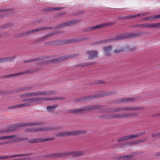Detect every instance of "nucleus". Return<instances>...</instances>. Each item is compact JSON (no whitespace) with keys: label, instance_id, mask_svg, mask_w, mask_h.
<instances>
[{"label":"nucleus","instance_id":"32","mask_svg":"<svg viewBox=\"0 0 160 160\" xmlns=\"http://www.w3.org/2000/svg\"><path fill=\"white\" fill-rule=\"evenodd\" d=\"M31 101H36V98H25L22 100L21 101L22 102H25Z\"/></svg>","mask_w":160,"mask_h":160},{"label":"nucleus","instance_id":"3","mask_svg":"<svg viewBox=\"0 0 160 160\" xmlns=\"http://www.w3.org/2000/svg\"><path fill=\"white\" fill-rule=\"evenodd\" d=\"M76 55L74 54H71L68 55H66L64 56H61L52 59V62L55 63L58 62H60L62 60L68 59L72 58L76 56Z\"/></svg>","mask_w":160,"mask_h":160},{"label":"nucleus","instance_id":"38","mask_svg":"<svg viewBox=\"0 0 160 160\" xmlns=\"http://www.w3.org/2000/svg\"><path fill=\"white\" fill-rule=\"evenodd\" d=\"M145 132H140L138 133H137L135 134L136 136V138H138L140 137L142 135H144V134L145 133Z\"/></svg>","mask_w":160,"mask_h":160},{"label":"nucleus","instance_id":"24","mask_svg":"<svg viewBox=\"0 0 160 160\" xmlns=\"http://www.w3.org/2000/svg\"><path fill=\"white\" fill-rule=\"evenodd\" d=\"M133 155L131 154H129L126 156H120L117 157L116 158V159L118 160L121 159L129 158L132 157Z\"/></svg>","mask_w":160,"mask_h":160},{"label":"nucleus","instance_id":"41","mask_svg":"<svg viewBox=\"0 0 160 160\" xmlns=\"http://www.w3.org/2000/svg\"><path fill=\"white\" fill-rule=\"evenodd\" d=\"M155 19V15L146 18V19L147 20L151 21Z\"/></svg>","mask_w":160,"mask_h":160},{"label":"nucleus","instance_id":"31","mask_svg":"<svg viewBox=\"0 0 160 160\" xmlns=\"http://www.w3.org/2000/svg\"><path fill=\"white\" fill-rule=\"evenodd\" d=\"M123 108H116L112 109L110 112H117L123 111Z\"/></svg>","mask_w":160,"mask_h":160},{"label":"nucleus","instance_id":"16","mask_svg":"<svg viewBox=\"0 0 160 160\" xmlns=\"http://www.w3.org/2000/svg\"><path fill=\"white\" fill-rule=\"evenodd\" d=\"M36 96V92H26L21 94L20 95L21 97L26 98L27 97H33Z\"/></svg>","mask_w":160,"mask_h":160},{"label":"nucleus","instance_id":"64","mask_svg":"<svg viewBox=\"0 0 160 160\" xmlns=\"http://www.w3.org/2000/svg\"><path fill=\"white\" fill-rule=\"evenodd\" d=\"M155 19L159 18L160 19V14L155 15Z\"/></svg>","mask_w":160,"mask_h":160},{"label":"nucleus","instance_id":"35","mask_svg":"<svg viewBox=\"0 0 160 160\" xmlns=\"http://www.w3.org/2000/svg\"><path fill=\"white\" fill-rule=\"evenodd\" d=\"M20 104L21 107H27L31 105V102H28Z\"/></svg>","mask_w":160,"mask_h":160},{"label":"nucleus","instance_id":"62","mask_svg":"<svg viewBox=\"0 0 160 160\" xmlns=\"http://www.w3.org/2000/svg\"><path fill=\"white\" fill-rule=\"evenodd\" d=\"M159 135H160V133L153 134L152 135V137H157Z\"/></svg>","mask_w":160,"mask_h":160},{"label":"nucleus","instance_id":"21","mask_svg":"<svg viewBox=\"0 0 160 160\" xmlns=\"http://www.w3.org/2000/svg\"><path fill=\"white\" fill-rule=\"evenodd\" d=\"M111 47L110 46H108L105 47L103 48V49L104 50L105 53L106 54L109 55L110 54Z\"/></svg>","mask_w":160,"mask_h":160},{"label":"nucleus","instance_id":"50","mask_svg":"<svg viewBox=\"0 0 160 160\" xmlns=\"http://www.w3.org/2000/svg\"><path fill=\"white\" fill-rule=\"evenodd\" d=\"M38 140H39L38 142H44L47 141L46 138H38Z\"/></svg>","mask_w":160,"mask_h":160},{"label":"nucleus","instance_id":"57","mask_svg":"<svg viewBox=\"0 0 160 160\" xmlns=\"http://www.w3.org/2000/svg\"><path fill=\"white\" fill-rule=\"evenodd\" d=\"M122 118V113L115 114V118Z\"/></svg>","mask_w":160,"mask_h":160},{"label":"nucleus","instance_id":"8","mask_svg":"<svg viewBox=\"0 0 160 160\" xmlns=\"http://www.w3.org/2000/svg\"><path fill=\"white\" fill-rule=\"evenodd\" d=\"M136 138L135 134H129L122 137L118 140V142L127 141Z\"/></svg>","mask_w":160,"mask_h":160},{"label":"nucleus","instance_id":"60","mask_svg":"<svg viewBox=\"0 0 160 160\" xmlns=\"http://www.w3.org/2000/svg\"><path fill=\"white\" fill-rule=\"evenodd\" d=\"M46 157H55V154H49L46 156Z\"/></svg>","mask_w":160,"mask_h":160},{"label":"nucleus","instance_id":"34","mask_svg":"<svg viewBox=\"0 0 160 160\" xmlns=\"http://www.w3.org/2000/svg\"><path fill=\"white\" fill-rule=\"evenodd\" d=\"M27 32L21 33L16 35V37H23L27 36Z\"/></svg>","mask_w":160,"mask_h":160},{"label":"nucleus","instance_id":"2","mask_svg":"<svg viewBox=\"0 0 160 160\" xmlns=\"http://www.w3.org/2000/svg\"><path fill=\"white\" fill-rule=\"evenodd\" d=\"M85 152L83 150H80L77 151L70 152H63V156L64 157L68 156L77 158L85 155Z\"/></svg>","mask_w":160,"mask_h":160},{"label":"nucleus","instance_id":"49","mask_svg":"<svg viewBox=\"0 0 160 160\" xmlns=\"http://www.w3.org/2000/svg\"><path fill=\"white\" fill-rule=\"evenodd\" d=\"M44 58L43 57H40L35 59H34V62H35L37 61H43L44 60Z\"/></svg>","mask_w":160,"mask_h":160},{"label":"nucleus","instance_id":"26","mask_svg":"<svg viewBox=\"0 0 160 160\" xmlns=\"http://www.w3.org/2000/svg\"><path fill=\"white\" fill-rule=\"evenodd\" d=\"M95 63L94 62H88L86 63H82L81 64H79L78 65H77L76 66L77 67H79V66H81V67H85V66H91L93 64H94Z\"/></svg>","mask_w":160,"mask_h":160},{"label":"nucleus","instance_id":"46","mask_svg":"<svg viewBox=\"0 0 160 160\" xmlns=\"http://www.w3.org/2000/svg\"><path fill=\"white\" fill-rule=\"evenodd\" d=\"M21 104H18L16 105H14L12 107L9 108H21Z\"/></svg>","mask_w":160,"mask_h":160},{"label":"nucleus","instance_id":"5","mask_svg":"<svg viewBox=\"0 0 160 160\" xmlns=\"http://www.w3.org/2000/svg\"><path fill=\"white\" fill-rule=\"evenodd\" d=\"M19 125H18L21 127H31L33 126H36L41 124H44V123L42 122H23L19 123Z\"/></svg>","mask_w":160,"mask_h":160},{"label":"nucleus","instance_id":"13","mask_svg":"<svg viewBox=\"0 0 160 160\" xmlns=\"http://www.w3.org/2000/svg\"><path fill=\"white\" fill-rule=\"evenodd\" d=\"M146 28H160V22L153 23H146Z\"/></svg>","mask_w":160,"mask_h":160},{"label":"nucleus","instance_id":"18","mask_svg":"<svg viewBox=\"0 0 160 160\" xmlns=\"http://www.w3.org/2000/svg\"><path fill=\"white\" fill-rule=\"evenodd\" d=\"M14 58L15 57L2 58H0V60L1 61V62H4L7 61H12Z\"/></svg>","mask_w":160,"mask_h":160},{"label":"nucleus","instance_id":"9","mask_svg":"<svg viewBox=\"0 0 160 160\" xmlns=\"http://www.w3.org/2000/svg\"><path fill=\"white\" fill-rule=\"evenodd\" d=\"M86 131L82 130L72 131L70 132L68 131V136L79 135L81 134L86 133Z\"/></svg>","mask_w":160,"mask_h":160},{"label":"nucleus","instance_id":"52","mask_svg":"<svg viewBox=\"0 0 160 160\" xmlns=\"http://www.w3.org/2000/svg\"><path fill=\"white\" fill-rule=\"evenodd\" d=\"M64 98L63 97H61V98L55 97V98H51L52 100H57V99L59 100H62V99H63Z\"/></svg>","mask_w":160,"mask_h":160},{"label":"nucleus","instance_id":"40","mask_svg":"<svg viewBox=\"0 0 160 160\" xmlns=\"http://www.w3.org/2000/svg\"><path fill=\"white\" fill-rule=\"evenodd\" d=\"M16 137L15 135H11L10 136H4V139H9L11 138H14Z\"/></svg>","mask_w":160,"mask_h":160},{"label":"nucleus","instance_id":"54","mask_svg":"<svg viewBox=\"0 0 160 160\" xmlns=\"http://www.w3.org/2000/svg\"><path fill=\"white\" fill-rule=\"evenodd\" d=\"M91 97H90L89 98H79V99L78 100V101H85L87 100V99L88 100L89 99H90L91 98Z\"/></svg>","mask_w":160,"mask_h":160},{"label":"nucleus","instance_id":"6","mask_svg":"<svg viewBox=\"0 0 160 160\" xmlns=\"http://www.w3.org/2000/svg\"><path fill=\"white\" fill-rule=\"evenodd\" d=\"M114 23V22L112 23H103L100 25H98L96 26H94L92 27H89L87 28L86 29V30L87 31H90L94 29H96L98 28H101L103 27H105L107 26H109L110 25H111Z\"/></svg>","mask_w":160,"mask_h":160},{"label":"nucleus","instance_id":"58","mask_svg":"<svg viewBox=\"0 0 160 160\" xmlns=\"http://www.w3.org/2000/svg\"><path fill=\"white\" fill-rule=\"evenodd\" d=\"M52 128H53L52 130H60L61 128V127L59 126L52 127Z\"/></svg>","mask_w":160,"mask_h":160},{"label":"nucleus","instance_id":"15","mask_svg":"<svg viewBox=\"0 0 160 160\" xmlns=\"http://www.w3.org/2000/svg\"><path fill=\"white\" fill-rule=\"evenodd\" d=\"M135 100V98H121L118 99L117 102L118 103H121L122 102H126L129 101L132 102Z\"/></svg>","mask_w":160,"mask_h":160},{"label":"nucleus","instance_id":"22","mask_svg":"<svg viewBox=\"0 0 160 160\" xmlns=\"http://www.w3.org/2000/svg\"><path fill=\"white\" fill-rule=\"evenodd\" d=\"M80 21L78 20H75L70 22H69L67 23H64V25H67L68 26H72L74 24Z\"/></svg>","mask_w":160,"mask_h":160},{"label":"nucleus","instance_id":"37","mask_svg":"<svg viewBox=\"0 0 160 160\" xmlns=\"http://www.w3.org/2000/svg\"><path fill=\"white\" fill-rule=\"evenodd\" d=\"M139 142L138 141V140H134L131 142H129V145L130 146H131L132 145H136V144H139Z\"/></svg>","mask_w":160,"mask_h":160},{"label":"nucleus","instance_id":"39","mask_svg":"<svg viewBox=\"0 0 160 160\" xmlns=\"http://www.w3.org/2000/svg\"><path fill=\"white\" fill-rule=\"evenodd\" d=\"M11 25L10 23L5 24L0 27V29L4 28H7L9 27Z\"/></svg>","mask_w":160,"mask_h":160},{"label":"nucleus","instance_id":"44","mask_svg":"<svg viewBox=\"0 0 160 160\" xmlns=\"http://www.w3.org/2000/svg\"><path fill=\"white\" fill-rule=\"evenodd\" d=\"M112 93V92L111 91L110 92H105L103 93L102 94V96H106L108 95H111Z\"/></svg>","mask_w":160,"mask_h":160},{"label":"nucleus","instance_id":"53","mask_svg":"<svg viewBox=\"0 0 160 160\" xmlns=\"http://www.w3.org/2000/svg\"><path fill=\"white\" fill-rule=\"evenodd\" d=\"M63 156V153H59L57 154H55V157H61Z\"/></svg>","mask_w":160,"mask_h":160},{"label":"nucleus","instance_id":"63","mask_svg":"<svg viewBox=\"0 0 160 160\" xmlns=\"http://www.w3.org/2000/svg\"><path fill=\"white\" fill-rule=\"evenodd\" d=\"M126 145H127V143L126 142H123L122 143H121L120 146H122V147H125L126 146Z\"/></svg>","mask_w":160,"mask_h":160},{"label":"nucleus","instance_id":"36","mask_svg":"<svg viewBox=\"0 0 160 160\" xmlns=\"http://www.w3.org/2000/svg\"><path fill=\"white\" fill-rule=\"evenodd\" d=\"M146 23L144 24H138L135 25L136 27L139 28H146Z\"/></svg>","mask_w":160,"mask_h":160},{"label":"nucleus","instance_id":"14","mask_svg":"<svg viewBox=\"0 0 160 160\" xmlns=\"http://www.w3.org/2000/svg\"><path fill=\"white\" fill-rule=\"evenodd\" d=\"M142 108L138 107H130L123 108V111H138L142 109Z\"/></svg>","mask_w":160,"mask_h":160},{"label":"nucleus","instance_id":"61","mask_svg":"<svg viewBox=\"0 0 160 160\" xmlns=\"http://www.w3.org/2000/svg\"><path fill=\"white\" fill-rule=\"evenodd\" d=\"M104 83V82L102 81L101 80H98L97 81L95 82V83L97 84H98L99 83Z\"/></svg>","mask_w":160,"mask_h":160},{"label":"nucleus","instance_id":"48","mask_svg":"<svg viewBox=\"0 0 160 160\" xmlns=\"http://www.w3.org/2000/svg\"><path fill=\"white\" fill-rule=\"evenodd\" d=\"M52 33H50L49 35H47L43 37V38H41V41H43L44 39H45L47 38H48L50 35H52Z\"/></svg>","mask_w":160,"mask_h":160},{"label":"nucleus","instance_id":"20","mask_svg":"<svg viewBox=\"0 0 160 160\" xmlns=\"http://www.w3.org/2000/svg\"><path fill=\"white\" fill-rule=\"evenodd\" d=\"M64 8L62 7H58L57 6L55 7H52V8H47L46 9V10L48 11H58L60 10L61 9H63Z\"/></svg>","mask_w":160,"mask_h":160},{"label":"nucleus","instance_id":"42","mask_svg":"<svg viewBox=\"0 0 160 160\" xmlns=\"http://www.w3.org/2000/svg\"><path fill=\"white\" fill-rule=\"evenodd\" d=\"M33 154L32 153H30L26 154H18V157H22V156H27L29 155H31Z\"/></svg>","mask_w":160,"mask_h":160},{"label":"nucleus","instance_id":"29","mask_svg":"<svg viewBox=\"0 0 160 160\" xmlns=\"http://www.w3.org/2000/svg\"><path fill=\"white\" fill-rule=\"evenodd\" d=\"M36 101H48L52 100L51 98H36Z\"/></svg>","mask_w":160,"mask_h":160},{"label":"nucleus","instance_id":"1","mask_svg":"<svg viewBox=\"0 0 160 160\" xmlns=\"http://www.w3.org/2000/svg\"><path fill=\"white\" fill-rule=\"evenodd\" d=\"M142 34V32H138L137 33H122L117 35L115 38H109L107 40H101L97 42L96 43H103L105 42H112L114 40H122L125 39L136 37Z\"/></svg>","mask_w":160,"mask_h":160},{"label":"nucleus","instance_id":"56","mask_svg":"<svg viewBox=\"0 0 160 160\" xmlns=\"http://www.w3.org/2000/svg\"><path fill=\"white\" fill-rule=\"evenodd\" d=\"M108 117L110 118H115V114L109 115L108 116Z\"/></svg>","mask_w":160,"mask_h":160},{"label":"nucleus","instance_id":"28","mask_svg":"<svg viewBox=\"0 0 160 160\" xmlns=\"http://www.w3.org/2000/svg\"><path fill=\"white\" fill-rule=\"evenodd\" d=\"M136 115L135 113H122V118H128L135 116Z\"/></svg>","mask_w":160,"mask_h":160},{"label":"nucleus","instance_id":"33","mask_svg":"<svg viewBox=\"0 0 160 160\" xmlns=\"http://www.w3.org/2000/svg\"><path fill=\"white\" fill-rule=\"evenodd\" d=\"M55 93V92L54 91H45L44 95H49L54 94Z\"/></svg>","mask_w":160,"mask_h":160},{"label":"nucleus","instance_id":"51","mask_svg":"<svg viewBox=\"0 0 160 160\" xmlns=\"http://www.w3.org/2000/svg\"><path fill=\"white\" fill-rule=\"evenodd\" d=\"M102 106L100 105H97L93 106L92 108V109H100L101 108H102Z\"/></svg>","mask_w":160,"mask_h":160},{"label":"nucleus","instance_id":"47","mask_svg":"<svg viewBox=\"0 0 160 160\" xmlns=\"http://www.w3.org/2000/svg\"><path fill=\"white\" fill-rule=\"evenodd\" d=\"M34 60L33 59L28 60H25L23 61V63H28L29 62H34Z\"/></svg>","mask_w":160,"mask_h":160},{"label":"nucleus","instance_id":"12","mask_svg":"<svg viewBox=\"0 0 160 160\" xmlns=\"http://www.w3.org/2000/svg\"><path fill=\"white\" fill-rule=\"evenodd\" d=\"M34 72V70H33L31 69H29L27 70H26L25 71H23L22 72L18 73L16 74H12L10 75H7V76H4V77L8 78V77H12V76H15L16 75L23 74H24L26 73H30L32 72Z\"/></svg>","mask_w":160,"mask_h":160},{"label":"nucleus","instance_id":"19","mask_svg":"<svg viewBox=\"0 0 160 160\" xmlns=\"http://www.w3.org/2000/svg\"><path fill=\"white\" fill-rule=\"evenodd\" d=\"M55 135L57 137H66L68 136V131L58 132Z\"/></svg>","mask_w":160,"mask_h":160},{"label":"nucleus","instance_id":"17","mask_svg":"<svg viewBox=\"0 0 160 160\" xmlns=\"http://www.w3.org/2000/svg\"><path fill=\"white\" fill-rule=\"evenodd\" d=\"M88 58L90 59H92L93 58L98 56V53L95 51H92L88 52Z\"/></svg>","mask_w":160,"mask_h":160},{"label":"nucleus","instance_id":"4","mask_svg":"<svg viewBox=\"0 0 160 160\" xmlns=\"http://www.w3.org/2000/svg\"><path fill=\"white\" fill-rule=\"evenodd\" d=\"M19 123L10 125L8 126V129L3 130H0V133H5L8 132H12L17 130V128H19L20 126Z\"/></svg>","mask_w":160,"mask_h":160},{"label":"nucleus","instance_id":"11","mask_svg":"<svg viewBox=\"0 0 160 160\" xmlns=\"http://www.w3.org/2000/svg\"><path fill=\"white\" fill-rule=\"evenodd\" d=\"M87 108H82L79 109H71L68 111V113H73L75 114H78L88 110Z\"/></svg>","mask_w":160,"mask_h":160},{"label":"nucleus","instance_id":"27","mask_svg":"<svg viewBox=\"0 0 160 160\" xmlns=\"http://www.w3.org/2000/svg\"><path fill=\"white\" fill-rule=\"evenodd\" d=\"M58 107L57 105H55L54 106H48L46 108L47 110L49 111H54L55 109L56 108Z\"/></svg>","mask_w":160,"mask_h":160},{"label":"nucleus","instance_id":"10","mask_svg":"<svg viewBox=\"0 0 160 160\" xmlns=\"http://www.w3.org/2000/svg\"><path fill=\"white\" fill-rule=\"evenodd\" d=\"M52 28L51 27H43L40 28H36L35 29H34L28 32H27V33L28 35L29 34H31L32 33L37 32L38 31H42L45 30H48Z\"/></svg>","mask_w":160,"mask_h":160},{"label":"nucleus","instance_id":"43","mask_svg":"<svg viewBox=\"0 0 160 160\" xmlns=\"http://www.w3.org/2000/svg\"><path fill=\"white\" fill-rule=\"evenodd\" d=\"M44 92H36V96L39 95L41 96L42 95H44Z\"/></svg>","mask_w":160,"mask_h":160},{"label":"nucleus","instance_id":"7","mask_svg":"<svg viewBox=\"0 0 160 160\" xmlns=\"http://www.w3.org/2000/svg\"><path fill=\"white\" fill-rule=\"evenodd\" d=\"M32 88V87H27L22 88H16L14 90L11 91H10V93H13L20 92H27L29 91Z\"/></svg>","mask_w":160,"mask_h":160},{"label":"nucleus","instance_id":"25","mask_svg":"<svg viewBox=\"0 0 160 160\" xmlns=\"http://www.w3.org/2000/svg\"><path fill=\"white\" fill-rule=\"evenodd\" d=\"M52 127H48L46 128H38V132L41 131H45L46 132L47 131H48L51 130H52L53 129Z\"/></svg>","mask_w":160,"mask_h":160},{"label":"nucleus","instance_id":"45","mask_svg":"<svg viewBox=\"0 0 160 160\" xmlns=\"http://www.w3.org/2000/svg\"><path fill=\"white\" fill-rule=\"evenodd\" d=\"M122 50V49L121 48H117L116 49L114 50V53H117L118 52H121Z\"/></svg>","mask_w":160,"mask_h":160},{"label":"nucleus","instance_id":"30","mask_svg":"<svg viewBox=\"0 0 160 160\" xmlns=\"http://www.w3.org/2000/svg\"><path fill=\"white\" fill-rule=\"evenodd\" d=\"M2 159H5L9 158H14L16 157H18V155H6V156H2Z\"/></svg>","mask_w":160,"mask_h":160},{"label":"nucleus","instance_id":"59","mask_svg":"<svg viewBox=\"0 0 160 160\" xmlns=\"http://www.w3.org/2000/svg\"><path fill=\"white\" fill-rule=\"evenodd\" d=\"M32 143H37L38 142V138L37 139H32Z\"/></svg>","mask_w":160,"mask_h":160},{"label":"nucleus","instance_id":"23","mask_svg":"<svg viewBox=\"0 0 160 160\" xmlns=\"http://www.w3.org/2000/svg\"><path fill=\"white\" fill-rule=\"evenodd\" d=\"M26 132H38V128H27L25 129Z\"/></svg>","mask_w":160,"mask_h":160},{"label":"nucleus","instance_id":"55","mask_svg":"<svg viewBox=\"0 0 160 160\" xmlns=\"http://www.w3.org/2000/svg\"><path fill=\"white\" fill-rule=\"evenodd\" d=\"M135 18V14L132 15L128 16L127 17V19L133 18Z\"/></svg>","mask_w":160,"mask_h":160}]
</instances>
